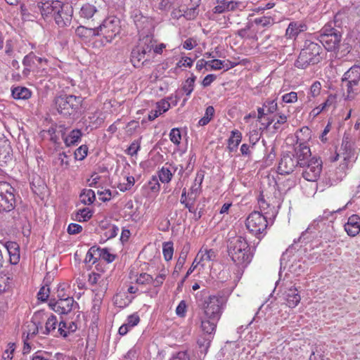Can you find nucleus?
Instances as JSON below:
<instances>
[{
	"mask_svg": "<svg viewBox=\"0 0 360 360\" xmlns=\"http://www.w3.org/2000/svg\"><path fill=\"white\" fill-rule=\"evenodd\" d=\"M323 47L316 39H306L295 65L297 68L305 69L309 65L319 63L323 58Z\"/></svg>",
	"mask_w": 360,
	"mask_h": 360,
	"instance_id": "f257e3e1",
	"label": "nucleus"
},
{
	"mask_svg": "<svg viewBox=\"0 0 360 360\" xmlns=\"http://www.w3.org/2000/svg\"><path fill=\"white\" fill-rule=\"evenodd\" d=\"M228 253L238 266L245 267L252 259L250 246L247 240L241 236L235 237L229 241Z\"/></svg>",
	"mask_w": 360,
	"mask_h": 360,
	"instance_id": "f03ea898",
	"label": "nucleus"
},
{
	"mask_svg": "<svg viewBox=\"0 0 360 360\" xmlns=\"http://www.w3.org/2000/svg\"><path fill=\"white\" fill-rule=\"evenodd\" d=\"M342 32V28L338 26L336 22L330 21L322 27L316 40L327 51H335L339 48Z\"/></svg>",
	"mask_w": 360,
	"mask_h": 360,
	"instance_id": "7ed1b4c3",
	"label": "nucleus"
},
{
	"mask_svg": "<svg viewBox=\"0 0 360 360\" xmlns=\"http://www.w3.org/2000/svg\"><path fill=\"white\" fill-rule=\"evenodd\" d=\"M153 46L151 37L146 35L139 39L138 44L131 52L130 60L134 67L139 68L150 60V55Z\"/></svg>",
	"mask_w": 360,
	"mask_h": 360,
	"instance_id": "20e7f679",
	"label": "nucleus"
},
{
	"mask_svg": "<svg viewBox=\"0 0 360 360\" xmlns=\"http://www.w3.org/2000/svg\"><path fill=\"white\" fill-rule=\"evenodd\" d=\"M82 102V97L74 95H63L54 99L55 108L58 113L65 117L75 115L79 109Z\"/></svg>",
	"mask_w": 360,
	"mask_h": 360,
	"instance_id": "39448f33",
	"label": "nucleus"
},
{
	"mask_svg": "<svg viewBox=\"0 0 360 360\" xmlns=\"http://www.w3.org/2000/svg\"><path fill=\"white\" fill-rule=\"evenodd\" d=\"M96 30L98 36L102 35L107 42H111L120 32V20L115 16L108 17L96 27Z\"/></svg>",
	"mask_w": 360,
	"mask_h": 360,
	"instance_id": "423d86ee",
	"label": "nucleus"
},
{
	"mask_svg": "<svg viewBox=\"0 0 360 360\" xmlns=\"http://www.w3.org/2000/svg\"><path fill=\"white\" fill-rule=\"evenodd\" d=\"M14 188L7 182H0V219L4 213H9L15 207Z\"/></svg>",
	"mask_w": 360,
	"mask_h": 360,
	"instance_id": "0eeeda50",
	"label": "nucleus"
},
{
	"mask_svg": "<svg viewBox=\"0 0 360 360\" xmlns=\"http://www.w3.org/2000/svg\"><path fill=\"white\" fill-rule=\"evenodd\" d=\"M245 225L250 233L258 237L266 231L268 223L266 217L260 212L254 211L249 214Z\"/></svg>",
	"mask_w": 360,
	"mask_h": 360,
	"instance_id": "6e6552de",
	"label": "nucleus"
},
{
	"mask_svg": "<svg viewBox=\"0 0 360 360\" xmlns=\"http://www.w3.org/2000/svg\"><path fill=\"white\" fill-rule=\"evenodd\" d=\"M360 81V66L353 65L343 75L342 79V86L347 89V98H353L354 90L353 86H356Z\"/></svg>",
	"mask_w": 360,
	"mask_h": 360,
	"instance_id": "1a4fd4ad",
	"label": "nucleus"
},
{
	"mask_svg": "<svg viewBox=\"0 0 360 360\" xmlns=\"http://www.w3.org/2000/svg\"><path fill=\"white\" fill-rule=\"evenodd\" d=\"M221 299L215 295L209 296L202 304L203 316L219 320L221 314Z\"/></svg>",
	"mask_w": 360,
	"mask_h": 360,
	"instance_id": "9d476101",
	"label": "nucleus"
},
{
	"mask_svg": "<svg viewBox=\"0 0 360 360\" xmlns=\"http://www.w3.org/2000/svg\"><path fill=\"white\" fill-rule=\"evenodd\" d=\"M354 142L349 134L345 133L341 147L336 155L331 159L332 161H336L338 157L342 156L344 161L350 162L354 160L355 158V150L353 148Z\"/></svg>",
	"mask_w": 360,
	"mask_h": 360,
	"instance_id": "9b49d317",
	"label": "nucleus"
},
{
	"mask_svg": "<svg viewBox=\"0 0 360 360\" xmlns=\"http://www.w3.org/2000/svg\"><path fill=\"white\" fill-rule=\"evenodd\" d=\"M302 177L308 181L315 182L320 177L322 171V161L320 158H311L310 162L302 167Z\"/></svg>",
	"mask_w": 360,
	"mask_h": 360,
	"instance_id": "f8f14e48",
	"label": "nucleus"
},
{
	"mask_svg": "<svg viewBox=\"0 0 360 360\" xmlns=\"http://www.w3.org/2000/svg\"><path fill=\"white\" fill-rule=\"evenodd\" d=\"M73 14V8L69 4L60 3L53 16L55 22L59 27H65L70 25Z\"/></svg>",
	"mask_w": 360,
	"mask_h": 360,
	"instance_id": "ddd939ff",
	"label": "nucleus"
},
{
	"mask_svg": "<svg viewBox=\"0 0 360 360\" xmlns=\"http://www.w3.org/2000/svg\"><path fill=\"white\" fill-rule=\"evenodd\" d=\"M49 307L60 314H68L74 308L78 307V304L73 297L67 296V297H62L57 301L50 300Z\"/></svg>",
	"mask_w": 360,
	"mask_h": 360,
	"instance_id": "4468645a",
	"label": "nucleus"
},
{
	"mask_svg": "<svg viewBox=\"0 0 360 360\" xmlns=\"http://www.w3.org/2000/svg\"><path fill=\"white\" fill-rule=\"evenodd\" d=\"M292 155L300 167H304L311 159V150L306 143H297L295 146L294 153H292Z\"/></svg>",
	"mask_w": 360,
	"mask_h": 360,
	"instance_id": "2eb2a0df",
	"label": "nucleus"
},
{
	"mask_svg": "<svg viewBox=\"0 0 360 360\" xmlns=\"http://www.w3.org/2000/svg\"><path fill=\"white\" fill-rule=\"evenodd\" d=\"M101 5L96 1L91 0L82 4L79 10V16L82 18L93 20L100 16Z\"/></svg>",
	"mask_w": 360,
	"mask_h": 360,
	"instance_id": "dca6fc26",
	"label": "nucleus"
},
{
	"mask_svg": "<svg viewBox=\"0 0 360 360\" xmlns=\"http://www.w3.org/2000/svg\"><path fill=\"white\" fill-rule=\"evenodd\" d=\"M61 1H38L37 3V7L40 11L42 17L48 20L49 18H53L54 15L57 9L59 8Z\"/></svg>",
	"mask_w": 360,
	"mask_h": 360,
	"instance_id": "f3484780",
	"label": "nucleus"
},
{
	"mask_svg": "<svg viewBox=\"0 0 360 360\" xmlns=\"http://www.w3.org/2000/svg\"><path fill=\"white\" fill-rule=\"evenodd\" d=\"M296 167H299L292 154H283L278 163V171L281 174L292 173Z\"/></svg>",
	"mask_w": 360,
	"mask_h": 360,
	"instance_id": "a211bd4d",
	"label": "nucleus"
},
{
	"mask_svg": "<svg viewBox=\"0 0 360 360\" xmlns=\"http://www.w3.org/2000/svg\"><path fill=\"white\" fill-rule=\"evenodd\" d=\"M344 227L348 236H356L360 232V217L357 214H352L348 218Z\"/></svg>",
	"mask_w": 360,
	"mask_h": 360,
	"instance_id": "6ab92c4d",
	"label": "nucleus"
},
{
	"mask_svg": "<svg viewBox=\"0 0 360 360\" xmlns=\"http://www.w3.org/2000/svg\"><path fill=\"white\" fill-rule=\"evenodd\" d=\"M178 169V167L167 162L159 171L158 178L163 184H168L172 180L174 174Z\"/></svg>",
	"mask_w": 360,
	"mask_h": 360,
	"instance_id": "aec40b11",
	"label": "nucleus"
},
{
	"mask_svg": "<svg viewBox=\"0 0 360 360\" xmlns=\"http://www.w3.org/2000/svg\"><path fill=\"white\" fill-rule=\"evenodd\" d=\"M285 298L287 302V304L290 308L295 307L300 302L301 297L298 293L297 289L293 285L290 288L284 292Z\"/></svg>",
	"mask_w": 360,
	"mask_h": 360,
	"instance_id": "412c9836",
	"label": "nucleus"
},
{
	"mask_svg": "<svg viewBox=\"0 0 360 360\" xmlns=\"http://www.w3.org/2000/svg\"><path fill=\"white\" fill-rule=\"evenodd\" d=\"M307 25L303 22H291L285 31V36L289 39H295L300 33L307 30Z\"/></svg>",
	"mask_w": 360,
	"mask_h": 360,
	"instance_id": "4be33fe9",
	"label": "nucleus"
},
{
	"mask_svg": "<svg viewBox=\"0 0 360 360\" xmlns=\"http://www.w3.org/2000/svg\"><path fill=\"white\" fill-rule=\"evenodd\" d=\"M4 247L9 255L10 262L12 264H18L20 259V249L18 244L15 242L7 241L4 244Z\"/></svg>",
	"mask_w": 360,
	"mask_h": 360,
	"instance_id": "5701e85b",
	"label": "nucleus"
},
{
	"mask_svg": "<svg viewBox=\"0 0 360 360\" xmlns=\"http://www.w3.org/2000/svg\"><path fill=\"white\" fill-rule=\"evenodd\" d=\"M216 258V253L212 249L210 250H200L198 253L195 262L199 260L198 264H201L202 266H205L206 262H210L214 260Z\"/></svg>",
	"mask_w": 360,
	"mask_h": 360,
	"instance_id": "b1692460",
	"label": "nucleus"
},
{
	"mask_svg": "<svg viewBox=\"0 0 360 360\" xmlns=\"http://www.w3.org/2000/svg\"><path fill=\"white\" fill-rule=\"evenodd\" d=\"M202 330L207 333L212 334L215 331L217 323L219 320L207 318V316H200Z\"/></svg>",
	"mask_w": 360,
	"mask_h": 360,
	"instance_id": "393cba45",
	"label": "nucleus"
},
{
	"mask_svg": "<svg viewBox=\"0 0 360 360\" xmlns=\"http://www.w3.org/2000/svg\"><path fill=\"white\" fill-rule=\"evenodd\" d=\"M82 135L80 129H73L66 137H64L63 141L68 147L75 145L81 140Z\"/></svg>",
	"mask_w": 360,
	"mask_h": 360,
	"instance_id": "a878e982",
	"label": "nucleus"
},
{
	"mask_svg": "<svg viewBox=\"0 0 360 360\" xmlns=\"http://www.w3.org/2000/svg\"><path fill=\"white\" fill-rule=\"evenodd\" d=\"M242 139V134L238 130L231 131V136L228 140V149L229 152H233L238 148Z\"/></svg>",
	"mask_w": 360,
	"mask_h": 360,
	"instance_id": "bb28decb",
	"label": "nucleus"
},
{
	"mask_svg": "<svg viewBox=\"0 0 360 360\" xmlns=\"http://www.w3.org/2000/svg\"><path fill=\"white\" fill-rule=\"evenodd\" d=\"M30 90L24 86H17L12 89V96L15 99L26 100L31 97Z\"/></svg>",
	"mask_w": 360,
	"mask_h": 360,
	"instance_id": "cd10ccee",
	"label": "nucleus"
},
{
	"mask_svg": "<svg viewBox=\"0 0 360 360\" xmlns=\"http://www.w3.org/2000/svg\"><path fill=\"white\" fill-rule=\"evenodd\" d=\"M76 34L82 39H87L91 37L98 36L96 28H87L84 26H79L75 30Z\"/></svg>",
	"mask_w": 360,
	"mask_h": 360,
	"instance_id": "c85d7f7f",
	"label": "nucleus"
},
{
	"mask_svg": "<svg viewBox=\"0 0 360 360\" xmlns=\"http://www.w3.org/2000/svg\"><path fill=\"white\" fill-rule=\"evenodd\" d=\"M92 214V211L89 208L85 207L76 212L74 219L79 222L86 221L91 218Z\"/></svg>",
	"mask_w": 360,
	"mask_h": 360,
	"instance_id": "c756f323",
	"label": "nucleus"
},
{
	"mask_svg": "<svg viewBox=\"0 0 360 360\" xmlns=\"http://www.w3.org/2000/svg\"><path fill=\"white\" fill-rule=\"evenodd\" d=\"M79 197L81 202L84 205H91L96 200L95 193L91 189H84Z\"/></svg>",
	"mask_w": 360,
	"mask_h": 360,
	"instance_id": "7c9ffc66",
	"label": "nucleus"
},
{
	"mask_svg": "<svg viewBox=\"0 0 360 360\" xmlns=\"http://www.w3.org/2000/svg\"><path fill=\"white\" fill-rule=\"evenodd\" d=\"M196 77L191 75V77L188 78L182 84V90L186 93L187 96H189L194 89L195 82Z\"/></svg>",
	"mask_w": 360,
	"mask_h": 360,
	"instance_id": "2f4dec72",
	"label": "nucleus"
},
{
	"mask_svg": "<svg viewBox=\"0 0 360 360\" xmlns=\"http://www.w3.org/2000/svg\"><path fill=\"white\" fill-rule=\"evenodd\" d=\"M331 214H332V212H329L325 211L322 216H319L316 219H315L314 221V223L312 224L309 226V227L307 229V230L305 231L302 232V233L301 236L299 238L298 240L300 242H301L302 240H304L307 239V237H306V236L309 232V231L311 230V228L312 226H314V229H315V225L314 224L316 222L322 221L323 219H328V216L330 215Z\"/></svg>",
	"mask_w": 360,
	"mask_h": 360,
	"instance_id": "473e14b6",
	"label": "nucleus"
},
{
	"mask_svg": "<svg viewBox=\"0 0 360 360\" xmlns=\"http://www.w3.org/2000/svg\"><path fill=\"white\" fill-rule=\"evenodd\" d=\"M214 115V108L213 106H208L206 110L204 116L199 120L198 125L199 126H205L207 125L210 120L212 119Z\"/></svg>",
	"mask_w": 360,
	"mask_h": 360,
	"instance_id": "72a5a7b5",
	"label": "nucleus"
},
{
	"mask_svg": "<svg viewBox=\"0 0 360 360\" xmlns=\"http://www.w3.org/2000/svg\"><path fill=\"white\" fill-rule=\"evenodd\" d=\"M58 323V321L56 316L54 315H51L45 324V330L43 332L44 335H49L51 331L55 330L56 328V326Z\"/></svg>",
	"mask_w": 360,
	"mask_h": 360,
	"instance_id": "f704fd0d",
	"label": "nucleus"
},
{
	"mask_svg": "<svg viewBox=\"0 0 360 360\" xmlns=\"http://www.w3.org/2000/svg\"><path fill=\"white\" fill-rule=\"evenodd\" d=\"M162 252L164 258L166 261H169L172 259L174 248L172 242H166L163 243Z\"/></svg>",
	"mask_w": 360,
	"mask_h": 360,
	"instance_id": "c9c22d12",
	"label": "nucleus"
},
{
	"mask_svg": "<svg viewBox=\"0 0 360 360\" xmlns=\"http://www.w3.org/2000/svg\"><path fill=\"white\" fill-rule=\"evenodd\" d=\"M254 22L257 25H261L263 27H269L274 25V19L271 16H262L257 18L254 20Z\"/></svg>",
	"mask_w": 360,
	"mask_h": 360,
	"instance_id": "e433bc0d",
	"label": "nucleus"
},
{
	"mask_svg": "<svg viewBox=\"0 0 360 360\" xmlns=\"http://www.w3.org/2000/svg\"><path fill=\"white\" fill-rule=\"evenodd\" d=\"M136 282L139 285L152 284V283L153 282V278L148 274L142 273L138 276Z\"/></svg>",
	"mask_w": 360,
	"mask_h": 360,
	"instance_id": "4c0bfd02",
	"label": "nucleus"
},
{
	"mask_svg": "<svg viewBox=\"0 0 360 360\" xmlns=\"http://www.w3.org/2000/svg\"><path fill=\"white\" fill-rule=\"evenodd\" d=\"M11 278L4 274H0V293L5 292L10 287Z\"/></svg>",
	"mask_w": 360,
	"mask_h": 360,
	"instance_id": "58836bf2",
	"label": "nucleus"
},
{
	"mask_svg": "<svg viewBox=\"0 0 360 360\" xmlns=\"http://www.w3.org/2000/svg\"><path fill=\"white\" fill-rule=\"evenodd\" d=\"M178 4V0H160L158 3V8L162 11H168L173 6Z\"/></svg>",
	"mask_w": 360,
	"mask_h": 360,
	"instance_id": "ea45409f",
	"label": "nucleus"
},
{
	"mask_svg": "<svg viewBox=\"0 0 360 360\" xmlns=\"http://www.w3.org/2000/svg\"><path fill=\"white\" fill-rule=\"evenodd\" d=\"M170 141L175 145H179L181 140V134L179 128H173L169 133Z\"/></svg>",
	"mask_w": 360,
	"mask_h": 360,
	"instance_id": "a19ab883",
	"label": "nucleus"
},
{
	"mask_svg": "<svg viewBox=\"0 0 360 360\" xmlns=\"http://www.w3.org/2000/svg\"><path fill=\"white\" fill-rule=\"evenodd\" d=\"M98 255L105 261H107L108 263L114 261L115 258V255L110 253L107 248H98Z\"/></svg>",
	"mask_w": 360,
	"mask_h": 360,
	"instance_id": "79ce46f5",
	"label": "nucleus"
},
{
	"mask_svg": "<svg viewBox=\"0 0 360 360\" xmlns=\"http://www.w3.org/2000/svg\"><path fill=\"white\" fill-rule=\"evenodd\" d=\"M87 153L88 147L86 145H82L75 151V158L78 160H82L87 155Z\"/></svg>",
	"mask_w": 360,
	"mask_h": 360,
	"instance_id": "37998d69",
	"label": "nucleus"
},
{
	"mask_svg": "<svg viewBox=\"0 0 360 360\" xmlns=\"http://www.w3.org/2000/svg\"><path fill=\"white\" fill-rule=\"evenodd\" d=\"M198 4L197 3L195 6L192 8H188L186 11H184V16L188 20H193L198 15Z\"/></svg>",
	"mask_w": 360,
	"mask_h": 360,
	"instance_id": "c03bdc74",
	"label": "nucleus"
},
{
	"mask_svg": "<svg viewBox=\"0 0 360 360\" xmlns=\"http://www.w3.org/2000/svg\"><path fill=\"white\" fill-rule=\"evenodd\" d=\"M96 252H98V248L91 247L86 255L84 262L86 263L91 262L92 264H95L97 261V258L94 257Z\"/></svg>",
	"mask_w": 360,
	"mask_h": 360,
	"instance_id": "a18cd8bd",
	"label": "nucleus"
},
{
	"mask_svg": "<svg viewBox=\"0 0 360 360\" xmlns=\"http://www.w3.org/2000/svg\"><path fill=\"white\" fill-rule=\"evenodd\" d=\"M331 104H332V101L328 98L321 105L314 108L311 111L310 115H313L314 117H316L318 115H319L323 110H325L326 107L330 105Z\"/></svg>",
	"mask_w": 360,
	"mask_h": 360,
	"instance_id": "49530a36",
	"label": "nucleus"
},
{
	"mask_svg": "<svg viewBox=\"0 0 360 360\" xmlns=\"http://www.w3.org/2000/svg\"><path fill=\"white\" fill-rule=\"evenodd\" d=\"M170 108V103L166 99H162L156 104V110L159 114L167 112Z\"/></svg>",
	"mask_w": 360,
	"mask_h": 360,
	"instance_id": "de8ad7c7",
	"label": "nucleus"
},
{
	"mask_svg": "<svg viewBox=\"0 0 360 360\" xmlns=\"http://www.w3.org/2000/svg\"><path fill=\"white\" fill-rule=\"evenodd\" d=\"M266 108L267 113H274L278 108L277 103L275 100H266L263 105Z\"/></svg>",
	"mask_w": 360,
	"mask_h": 360,
	"instance_id": "09e8293b",
	"label": "nucleus"
},
{
	"mask_svg": "<svg viewBox=\"0 0 360 360\" xmlns=\"http://www.w3.org/2000/svg\"><path fill=\"white\" fill-rule=\"evenodd\" d=\"M68 158V156L66 155V153L64 152H62L58 155L56 160L58 162H59L60 166L64 167V169H68L70 165Z\"/></svg>",
	"mask_w": 360,
	"mask_h": 360,
	"instance_id": "8fccbe9b",
	"label": "nucleus"
},
{
	"mask_svg": "<svg viewBox=\"0 0 360 360\" xmlns=\"http://www.w3.org/2000/svg\"><path fill=\"white\" fill-rule=\"evenodd\" d=\"M282 101L286 103H292L297 101V94L295 91L285 94L282 96Z\"/></svg>",
	"mask_w": 360,
	"mask_h": 360,
	"instance_id": "3c124183",
	"label": "nucleus"
},
{
	"mask_svg": "<svg viewBox=\"0 0 360 360\" xmlns=\"http://www.w3.org/2000/svg\"><path fill=\"white\" fill-rule=\"evenodd\" d=\"M134 177L132 176L127 177V183L126 184H120L118 186V188L122 191H126L129 190L134 184Z\"/></svg>",
	"mask_w": 360,
	"mask_h": 360,
	"instance_id": "603ef678",
	"label": "nucleus"
},
{
	"mask_svg": "<svg viewBox=\"0 0 360 360\" xmlns=\"http://www.w3.org/2000/svg\"><path fill=\"white\" fill-rule=\"evenodd\" d=\"M50 293V290L48 286H42L37 294V297L41 301L47 300Z\"/></svg>",
	"mask_w": 360,
	"mask_h": 360,
	"instance_id": "864d4df0",
	"label": "nucleus"
},
{
	"mask_svg": "<svg viewBox=\"0 0 360 360\" xmlns=\"http://www.w3.org/2000/svg\"><path fill=\"white\" fill-rule=\"evenodd\" d=\"M149 188L152 192H158L160 188V184L158 182V177L156 176H153L149 183Z\"/></svg>",
	"mask_w": 360,
	"mask_h": 360,
	"instance_id": "5fc2aeb1",
	"label": "nucleus"
},
{
	"mask_svg": "<svg viewBox=\"0 0 360 360\" xmlns=\"http://www.w3.org/2000/svg\"><path fill=\"white\" fill-rule=\"evenodd\" d=\"M276 115L278 116V119L277 121L274 124L273 128L274 130L278 131L281 124H285L287 122V116L285 114L283 113H278Z\"/></svg>",
	"mask_w": 360,
	"mask_h": 360,
	"instance_id": "6e6d98bb",
	"label": "nucleus"
},
{
	"mask_svg": "<svg viewBox=\"0 0 360 360\" xmlns=\"http://www.w3.org/2000/svg\"><path fill=\"white\" fill-rule=\"evenodd\" d=\"M82 231V227L78 224L71 223L69 224L67 231L70 235H75L80 233Z\"/></svg>",
	"mask_w": 360,
	"mask_h": 360,
	"instance_id": "4d7b16f0",
	"label": "nucleus"
},
{
	"mask_svg": "<svg viewBox=\"0 0 360 360\" xmlns=\"http://www.w3.org/2000/svg\"><path fill=\"white\" fill-rule=\"evenodd\" d=\"M187 305L184 300H181L176 309V313L179 317H184L186 313Z\"/></svg>",
	"mask_w": 360,
	"mask_h": 360,
	"instance_id": "13d9d810",
	"label": "nucleus"
},
{
	"mask_svg": "<svg viewBox=\"0 0 360 360\" xmlns=\"http://www.w3.org/2000/svg\"><path fill=\"white\" fill-rule=\"evenodd\" d=\"M243 8H245L244 6L242 5V3L240 1H231L229 2H226V7L228 11H235L236 9L242 10Z\"/></svg>",
	"mask_w": 360,
	"mask_h": 360,
	"instance_id": "bf43d9fd",
	"label": "nucleus"
},
{
	"mask_svg": "<svg viewBox=\"0 0 360 360\" xmlns=\"http://www.w3.org/2000/svg\"><path fill=\"white\" fill-rule=\"evenodd\" d=\"M140 321L139 316L136 314H131L127 317V323L126 324L130 328H133L134 326H136Z\"/></svg>",
	"mask_w": 360,
	"mask_h": 360,
	"instance_id": "052dcab7",
	"label": "nucleus"
},
{
	"mask_svg": "<svg viewBox=\"0 0 360 360\" xmlns=\"http://www.w3.org/2000/svg\"><path fill=\"white\" fill-rule=\"evenodd\" d=\"M36 58L37 56L32 52L26 55L22 60L23 65L26 67H31L34 64V58Z\"/></svg>",
	"mask_w": 360,
	"mask_h": 360,
	"instance_id": "680f3d73",
	"label": "nucleus"
},
{
	"mask_svg": "<svg viewBox=\"0 0 360 360\" xmlns=\"http://www.w3.org/2000/svg\"><path fill=\"white\" fill-rule=\"evenodd\" d=\"M224 61L219 60V59H213L212 60L209 61V66L210 67L211 70H221L224 65Z\"/></svg>",
	"mask_w": 360,
	"mask_h": 360,
	"instance_id": "e2e57ef3",
	"label": "nucleus"
},
{
	"mask_svg": "<svg viewBox=\"0 0 360 360\" xmlns=\"http://www.w3.org/2000/svg\"><path fill=\"white\" fill-rule=\"evenodd\" d=\"M15 345L14 343L8 344V349H6L3 354V359L4 360H11L13 359V353L15 350Z\"/></svg>",
	"mask_w": 360,
	"mask_h": 360,
	"instance_id": "0e129e2a",
	"label": "nucleus"
},
{
	"mask_svg": "<svg viewBox=\"0 0 360 360\" xmlns=\"http://www.w3.org/2000/svg\"><path fill=\"white\" fill-rule=\"evenodd\" d=\"M139 127V123L138 121L131 120L127 125V132L128 134L131 135Z\"/></svg>",
	"mask_w": 360,
	"mask_h": 360,
	"instance_id": "69168bd1",
	"label": "nucleus"
},
{
	"mask_svg": "<svg viewBox=\"0 0 360 360\" xmlns=\"http://www.w3.org/2000/svg\"><path fill=\"white\" fill-rule=\"evenodd\" d=\"M140 149V144L139 141H134L131 143L129 147L127 148V153L131 156H134L137 154L139 150Z\"/></svg>",
	"mask_w": 360,
	"mask_h": 360,
	"instance_id": "338daca9",
	"label": "nucleus"
},
{
	"mask_svg": "<svg viewBox=\"0 0 360 360\" xmlns=\"http://www.w3.org/2000/svg\"><path fill=\"white\" fill-rule=\"evenodd\" d=\"M321 85L319 82H315L310 87V94L312 97L317 96L321 91Z\"/></svg>",
	"mask_w": 360,
	"mask_h": 360,
	"instance_id": "774afa93",
	"label": "nucleus"
}]
</instances>
